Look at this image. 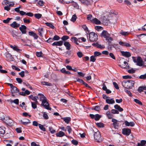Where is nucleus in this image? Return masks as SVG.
Segmentation results:
<instances>
[{
	"mask_svg": "<svg viewBox=\"0 0 146 146\" xmlns=\"http://www.w3.org/2000/svg\"><path fill=\"white\" fill-rule=\"evenodd\" d=\"M92 109L94 110L97 111H99L100 110V108L99 106H95L94 108Z\"/></svg>",
	"mask_w": 146,
	"mask_h": 146,
	"instance_id": "obj_50",
	"label": "nucleus"
},
{
	"mask_svg": "<svg viewBox=\"0 0 146 146\" xmlns=\"http://www.w3.org/2000/svg\"><path fill=\"white\" fill-rule=\"evenodd\" d=\"M106 40H107L108 42H110L111 41L113 40V39L111 37H110V36H109L106 38Z\"/></svg>",
	"mask_w": 146,
	"mask_h": 146,
	"instance_id": "obj_39",
	"label": "nucleus"
},
{
	"mask_svg": "<svg viewBox=\"0 0 146 146\" xmlns=\"http://www.w3.org/2000/svg\"><path fill=\"white\" fill-rule=\"evenodd\" d=\"M140 143L143 145V146H145V144H146V141L144 140H141Z\"/></svg>",
	"mask_w": 146,
	"mask_h": 146,
	"instance_id": "obj_64",
	"label": "nucleus"
},
{
	"mask_svg": "<svg viewBox=\"0 0 146 146\" xmlns=\"http://www.w3.org/2000/svg\"><path fill=\"white\" fill-rule=\"evenodd\" d=\"M15 130L18 133H20L22 132L21 128V127L16 128Z\"/></svg>",
	"mask_w": 146,
	"mask_h": 146,
	"instance_id": "obj_56",
	"label": "nucleus"
},
{
	"mask_svg": "<svg viewBox=\"0 0 146 146\" xmlns=\"http://www.w3.org/2000/svg\"><path fill=\"white\" fill-rule=\"evenodd\" d=\"M49 131H50V133H54L55 132V130L53 129V128L52 127H49Z\"/></svg>",
	"mask_w": 146,
	"mask_h": 146,
	"instance_id": "obj_46",
	"label": "nucleus"
},
{
	"mask_svg": "<svg viewBox=\"0 0 146 146\" xmlns=\"http://www.w3.org/2000/svg\"><path fill=\"white\" fill-rule=\"evenodd\" d=\"M101 117V115H99V114H96L95 115L94 119L96 121H98L100 119Z\"/></svg>",
	"mask_w": 146,
	"mask_h": 146,
	"instance_id": "obj_30",
	"label": "nucleus"
},
{
	"mask_svg": "<svg viewBox=\"0 0 146 146\" xmlns=\"http://www.w3.org/2000/svg\"><path fill=\"white\" fill-rule=\"evenodd\" d=\"M95 29L97 31H99L103 29V28L100 26H97L95 27Z\"/></svg>",
	"mask_w": 146,
	"mask_h": 146,
	"instance_id": "obj_44",
	"label": "nucleus"
},
{
	"mask_svg": "<svg viewBox=\"0 0 146 146\" xmlns=\"http://www.w3.org/2000/svg\"><path fill=\"white\" fill-rule=\"evenodd\" d=\"M5 121L6 123L9 126H12L13 125V121L9 117H6Z\"/></svg>",
	"mask_w": 146,
	"mask_h": 146,
	"instance_id": "obj_4",
	"label": "nucleus"
},
{
	"mask_svg": "<svg viewBox=\"0 0 146 146\" xmlns=\"http://www.w3.org/2000/svg\"><path fill=\"white\" fill-rule=\"evenodd\" d=\"M101 55V53L98 51H95L94 53V56L95 57Z\"/></svg>",
	"mask_w": 146,
	"mask_h": 146,
	"instance_id": "obj_36",
	"label": "nucleus"
},
{
	"mask_svg": "<svg viewBox=\"0 0 146 146\" xmlns=\"http://www.w3.org/2000/svg\"><path fill=\"white\" fill-rule=\"evenodd\" d=\"M95 57V56L94 55L91 56L90 58V61L93 62H95L96 59Z\"/></svg>",
	"mask_w": 146,
	"mask_h": 146,
	"instance_id": "obj_42",
	"label": "nucleus"
},
{
	"mask_svg": "<svg viewBox=\"0 0 146 146\" xmlns=\"http://www.w3.org/2000/svg\"><path fill=\"white\" fill-rule=\"evenodd\" d=\"M53 38L54 40H58L60 39V37L58 35H55Z\"/></svg>",
	"mask_w": 146,
	"mask_h": 146,
	"instance_id": "obj_61",
	"label": "nucleus"
},
{
	"mask_svg": "<svg viewBox=\"0 0 146 146\" xmlns=\"http://www.w3.org/2000/svg\"><path fill=\"white\" fill-rule=\"evenodd\" d=\"M111 113L113 114H119V112L118 111L115 109H112L111 110Z\"/></svg>",
	"mask_w": 146,
	"mask_h": 146,
	"instance_id": "obj_47",
	"label": "nucleus"
},
{
	"mask_svg": "<svg viewBox=\"0 0 146 146\" xmlns=\"http://www.w3.org/2000/svg\"><path fill=\"white\" fill-rule=\"evenodd\" d=\"M92 15H88L87 16V18L88 20H90L92 22Z\"/></svg>",
	"mask_w": 146,
	"mask_h": 146,
	"instance_id": "obj_57",
	"label": "nucleus"
},
{
	"mask_svg": "<svg viewBox=\"0 0 146 146\" xmlns=\"http://www.w3.org/2000/svg\"><path fill=\"white\" fill-rule=\"evenodd\" d=\"M76 18H77V17H76V15H72V18H71V21H72L73 22H74L76 21Z\"/></svg>",
	"mask_w": 146,
	"mask_h": 146,
	"instance_id": "obj_41",
	"label": "nucleus"
},
{
	"mask_svg": "<svg viewBox=\"0 0 146 146\" xmlns=\"http://www.w3.org/2000/svg\"><path fill=\"white\" fill-rule=\"evenodd\" d=\"M137 64L139 66H142V60L141 57H138L137 58Z\"/></svg>",
	"mask_w": 146,
	"mask_h": 146,
	"instance_id": "obj_12",
	"label": "nucleus"
},
{
	"mask_svg": "<svg viewBox=\"0 0 146 146\" xmlns=\"http://www.w3.org/2000/svg\"><path fill=\"white\" fill-rule=\"evenodd\" d=\"M9 1L7 0H4L2 3V4L3 5H7V4H9Z\"/></svg>",
	"mask_w": 146,
	"mask_h": 146,
	"instance_id": "obj_59",
	"label": "nucleus"
},
{
	"mask_svg": "<svg viewBox=\"0 0 146 146\" xmlns=\"http://www.w3.org/2000/svg\"><path fill=\"white\" fill-rule=\"evenodd\" d=\"M32 107L33 109H36L37 108V106L36 104H35L34 102H31Z\"/></svg>",
	"mask_w": 146,
	"mask_h": 146,
	"instance_id": "obj_53",
	"label": "nucleus"
},
{
	"mask_svg": "<svg viewBox=\"0 0 146 146\" xmlns=\"http://www.w3.org/2000/svg\"><path fill=\"white\" fill-rule=\"evenodd\" d=\"M76 79H77L76 81L77 82H78L79 83L82 84H83L85 82L82 79H81L79 78H76Z\"/></svg>",
	"mask_w": 146,
	"mask_h": 146,
	"instance_id": "obj_38",
	"label": "nucleus"
},
{
	"mask_svg": "<svg viewBox=\"0 0 146 146\" xmlns=\"http://www.w3.org/2000/svg\"><path fill=\"white\" fill-rule=\"evenodd\" d=\"M19 91V89L15 86L13 87L11 90V93L12 94L18 93Z\"/></svg>",
	"mask_w": 146,
	"mask_h": 146,
	"instance_id": "obj_17",
	"label": "nucleus"
},
{
	"mask_svg": "<svg viewBox=\"0 0 146 146\" xmlns=\"http://www.w3.org/2000/svg\"><path fill=\"white\" fill-rule=\"evenodd\" d=\"M63 41L62 40L55 42L52 44V45L53 46H61L63 44Z\"/></svg>",
	"mask_w": 146,
	"mask_h": 146,
	"instance_id": "obj_11",
	"label": "nucleus"
},
{
	"mask_svg": "<svg viewBox=\"0 0 146 146\" xmlns=\"http://www.w3.org/2000/svg\"><path fill=\"white\" fill-rule=\"evenodd\" d=\"M10 47L11 48L13 49L17 52H20V51H21L22 50L18 48V47L14 45V46L11 45H10Z\"/></svg>",
	"mask_w": 146,
	"mask_h": 146,
	"instance_id": "obj_14",
	"label": "nucleus"
},
{
	"mask_svg": "<svg viewBox=\"0 0 146 146\" xmlns=\"http://www.w3.org/2000/svg\"><path fill=\"white\" fill-rule=\"evenodd\" d=\"M127 63L126 61H125L123 62V64H121L119 66H120L121 68H125L127 67Z\"/></svg>",
	"mask_w": 146,
	"mask_h": 146,
	"instance_id": "obj_23",
	"label": "nucleus"
},
{
	"mask_svg": "<svg viewBox=\"0 0 146 146\" xmlns=\"http://www.w3.org/2000/svg\"><path fill=\"white\" fill-rule=\"evenodd\" d=\"M101 35V37H104L105 38L110 36V34L108 33L107 31L104 30L102 31Z\"/></svg>",
	"mask_w": 146,
	"mask_h": 146,
	"instance_id": "obj_10",
	"label": "nucleus"
},
{
	"mask_svg": "<svg viewBox=\"0 0 146 146\" xmlns=\"http://www.w3.org/2000/svg\"><path fill=\"white\" fill-rule=\"evenodd\" d=\"M23 84H24L25 85V86H27L28 88H30L31 90H32L33 89L32 88L29 83H27V84H26L23 82Z\"/></svg>",
	"mask_w": 146,
	"mask_h": 146,
	"instance_id": "obj_60",
	"label": "nucleus"
},
{
	"mask_svg": "<svg viewBox=\"0 0 146 146\" xmlns=\"http://www.w3.org/2000/svg\"><path fill=\"white\" fill-rule=\"evenodd\" d=\"M42 84L43 85H46L47 86H52L51 84L45 82H42Z\"/></svg>",
	"mask_w": 146,
	"mask_h": 146,
	"instance_id": "obj_34",
	"label": "nucleus"
},
{
	"mask_svg": "<svg viewBox=\"0 0 146 146\" xmlns=\"http://www.w3.org/2000/svg\"><path fill=\"white\" fill-rule=\"evenodd\" d=\"M119 34L123 36H127L129 34V33L128 32H124L123 30H121L119 32Z\"/></svg>",
	"mask_w": 146,
	"mask_h": 146,
	"instance_id": "obj_24",
	"label": "nucleus"
},
{
	"mask_svg": "<svg viewBox=\"0 0 146 146\" xmlns=\"http://www.w3.org/2000/svg\"><path fill=\"white\" fill-rule=\"evenodd\" d=\"M12 19V18H7L6 20H4L3 21V22L5 23H8L9 21Z\"/></svg>",
	"mask_w": 146,
	"mask_h": 146,
	"instance_id": "obj_49",
	"label": "nucleus"
},
{
	"mask_svg": "<svg viewBox=\"0 0 146 146\" xmlns=\"http://www.w3.org/2000/svg\"><path fill=\"white\" fill-rule=\"evenodd\" d=\"M70 3H72V5H73L74 7L77 8L78 7V6L77 3H76L74 2L73 1H71Z\"/></svg>",
	"mask_w": 146,
	"mask_h": 146,
	"instance_id": "obj_28",
	"label": "nucleus"
},
{
	"mask_svg": "<svg viewBox=\"0 0 146 146\" xmlns=\"http://www.w3.org/2000/svg\"><path fill=\"white\" fill-rule=\"evenodd\" d=\"M100 134L99 132L98 131L95 132L94 134V138L97 140V141H99L100 138Z\"/></svg>",
	"mask_w": 146,
	"mask_h": 146,
	"instance_id": "obj_6",
	"label": "nucleus"
},
{
	"mask_svg": "<svg viewBox=\"0 0 146 146\" xmlns=\"http://www.w3.org/2000/svg\"><path fill=\"white\" fill-rule=\"evenodd\" d=\"M139 78L141 79H146V73L143 75H142L139 77Z\"/></svg>",
	"mask_w": 146,
	"mask_h": 146,
	"instance_id": "obj_51",
	"label": "nucleus"
},
{
	"mask_svg": "<svg viewBox=\"0 0 146 146\" xmlns=\"http://www.w3.org/2000/svg\"><path fill=\"white\" fill-rule=\"evenodd\" d=\"M56 136L60 137H61L65 135V133L62 131H60L56 133Z\"/></svg>",
	"mask_w": 146,
	"mask_h": 146,
	"instance_id": "obj_21",
	"label": "nucleus"
},
{
	"mask_svg": "<svg viewBox=\"0 0 146 146\" xmlns=\"http://www.w3.org/2000/svg\"><path fill=\"white\" fill-rule=\"evenodd\" d=\"M36 56L38 57H42V52H36Z\"/></svg>",
	"mask_w": 146,
	"mask_h": 146,
	"instance_id": "obj_33",
	"label": "nucleus"
},
{
	"mask_svg": "<svg viewBox=\"0 0 146 146\" xmlns=\"http://www.w3.org/2000/svg\"><path fill=\"white\" fill-rule=\"evenodd\" d=\"M123 78L124 79H130L132 77L131 76L127 75L123 76Z\"/></svg>",
	"mask_w": 146,
	"mask_h": 146,
	"instance_id": "obj_62",
	"label": "nucleus"
},
{
	"mask_svg": "<svg viewBox=\"0 0 146 146\" xmlns=\"http://www.w3.org/2000/svg\"><path fill=\"white\" fill-rule=\"evenodd\" d=\"M10 26L13 28H16L20 26V24L17 23L16 21H14L10 24Z\"/></svg>",
	"mask_w": 146,
	"mask_h": 146,
	"instance_id": "obj_15",
	"label": "nucleus"
},
{
	"mask_svg": "<svg viewBox=\"0 0 146 146\" xmlns=\"http://www.w3.org/2000/svg\"><path fill=\"white\" fill-rule=\"evenodd\" d=\"M146 90V86H140L139 87L138 91L139 92L143 91V90Z\"/></svg>",
	"mask_w": 146,
	"mask_h": 146,
	"instance_id": "obj_19",
	"label": "nucleus"
},
{
	"mask_svg": "<svg viewBox=\"0 0 146 146\" xmlns=\"http://www.w3.org/2000/svg\"><path fill=\"white\" fill-rule=\"evenodd\" d=\"M122 133L123 135H129L131 133V130L129 129L123 128L122 129Z\"/></svg>",
	"mask_w": 146,
	"mask_h": 146,
	"instance_id": "obj_5",
	"label": "nucleus"
},
{
	"mask_svg": "<svg viewBox=\"0 0 146 146\" xmlns=\"http://www.w3.org/2000/svg\"><path fill=\"white\" fill-rule=\"evenodd\" d=\"M69 38V37L68 36L64 35L61 38V39L63 41H65L68 39Z\"/></svg>",
	"mask_w": 146,
	"mask_h": 146,
	"instance_id": "obj_43",
	"label": "nucleus"
},
{
	"mask_svg": "<svg viewBox=\"0 0 146 146\" xmlns=\"http://www.w3.org/2000/svg\"><path fill=\"white\" fill-rule=\"evenodd\" d=\"M64 44L66 47V49L67 50H70V49L71 45L69 42H65L64 43Z\"/></svg>",
	"mask_w": 146,
	"mask_h": 146,
	"instance_id": "obj_16",
	"label": "nucleus"
},
{
	"mask_svg": "<svg viewBox=\"0 0 146 146\" xmlns=\"http://www.w3.org/2000/svg\"><path fill=\"white\" fill-rule=\"evenodd\" d=\"M10 102L11 103H14L17 104H18L19 103V100L17 99L14 100H10Z\"/></svg>",
	"mask_w": 146,
	"mask_h": 146,
	"instance_id": "obj_31",
	"label": "nucleus"
},
{
	"mask_svg": "<svg viewBox=\"0 0 146 146\" xmlns=\"http://www.w3.org/2000/svg\"><path fill=\"white\" fill-rule=\"evenodd\" d=\"M5 129L4 127H0V134H4L5 133Z\"/></svg>",
	"mask_w": 146,
	"mask_h": 146,
	"instance_id": "obj_27",
	"label": "nucleus"
},
{
	"mask_svg": "<svg viewBox=\"0 0 146 146\" xmlns=\"http://www.w3.org/2000/svg\"><path fill=\"white\" fill-rule=\"evenodd\" d=\"M38 126L39 128L43 131H45V128L44 127L43 125L40 124H39Z\"/></svg>",
	"mask_w": 146,
	"mask_h": 146,
	"instance_id": "obj_37",
	"label": "nucleus"
},
{
	"mask_svg": "<svg viewBox=\"0 0 146 146\" xmlns=\"http://www.w3.org/2000/svg\"><path fill=\"white\" fill-rule=\"evenodd\" d=\"M43 117L44 118L46 119H48V115L45 112H44L43 113Z\"/></svg>",
	"mask_w": 146,
	"mask_h": 146,
	"instance_id": "obj_48",
	"label": "nucleus"
},
{
	"mask_svg": "<svg viewBox=\"0 0 146 146\" xmlns=\"http://www.w3.org/2000/svg\"><path fill=\"white\" fill-rule=\"evenodd\" d=\"M134 83V81L131 80H125L122 82V84L125 88L131 89L132 87L133 86Z\"/></svg>",
	"mask_w": 146,
	"mask_h": 146,
	"instance_id": "obj_2",
	"label": "nucleus"
},
{
	"mask_svg": "<svg viewBox=\"0 0 146 146\" xmlns=\"http://www.w3.org/2000/svg\"><path fill=\"white\" fill-rule=\"evenodd\" d=\"M29 34L30 36H33L35 39H37L38 37L36 33L33 31L29 32Z\"/></svg>",
	"mask_w": 146,
	"mask_h": 146,
	"instance_id": "obj_13",
	"label": "nucleus"
},
{
	"mask_svg": "<svg viewBox=\"0 0 146 146\" xmlns=\"http://www.w3.org/2000/svg\"><path fill=\"white\" fill-rule=\"evenodd\" d=\"M121 53L122 56L126 57L128 58L131 56V53L129 52H125L123 51H121Z\"/></svg>",
	"mask_w": 146,
	"mask_h": 146,
	"instance_id": "obj_7",
	"label": "nucleus"
},
{
	"mask_svg": "<svg viewBox=\"0 0 146 146\" xmlns=\"http://www.w3.org/2000/svg\"><path fill=\"white\" fill-rule=\"evenodd\" d=\"M67 123H68L71 120V118L70 117H66L62 118Z\"/></svg>",
	"mask_w": 146,
	"mask_h": 146,
	"instance_id": "obj_25",
	"label": "nucleus"
},
{
	"mask_svg": "<svg viewBox=\"0 0 146 146\" xmlns=\"http://www.w3.org/2000/svg\"><path fill=\"white\" fill-rule=\"evenodd\" d=\"M77 55L78 57L80 58L82 57L83 56V54L82 52H78L77 53Z\"/></svg>",
	"mask_w": 146,
	"mask_h": 146,
	"instance_id": "obj_58",
	"label": "nucleus"
},
{
	"mask_svg": "<svg viewBox=\"0 0 146 146\" xmlns=\"http://www.w3.org/2000/svg\"><path fill=\"white\" fill-rule=\"evenodd\" d=\"M92 22L96 24H100L101 23L100 21L96 18L92 19Z\"/></svg>",
	"mask_w": 146,
	"mask_h": 146,
	"instance_id": "obj_22",
	"label": "nucleus"
},
{
	"mask_svg": "<svg viewBox=\"0 0 146 146\" xmlns=\"http://www.w3.org/2000/svg\"><path fill=\"white\" fill-rule=\"evenodd\" d=\"M45 24L46 26L49 27L52 29H54V25L50 23L47 22L45 23Z\"/></svg>",
	"mask_w": 146,
	"mask_h": 146,
	"instance_id": "obj_29",
	"label": "nucleus"
},
{
	"mask_svg": "<svg viewBox=\"0 0 146 146\" xmlns=\"http://www.w3.org/2000/svg\"><path fill=\"white\" fill-rule=\"evenodd\" d=\"M72 143L75 145H77L78 143V141L75 140H72Z\"/></svg>",
	"mask_w": 146,
	"mask_h": 146,
	"instance_id": "obj_63",
	"label": "nucleus"
},
{
	"mask_svg": "<svg viewBox=\"0 0 146 146\" xmlns=\"http://www.w3.org/2000/svg\"><path fill=\"white\" fill-rule=\"evenodd\" d=\"M12 67L13 69H15L16 70H17L18 71H20V69L19 68H18V67H17L15 66L12 65Z\"/></svg>",
	"mask_w": 146,
	"mask_h": 146,
	"instance_id": "obj_55",
	"label": "nucleus"
},
{
	"mask_svg": "<svg viewBox=\"0 0 146 146\" xmlns=\"http://www.w3.org/2000/svg\"><path fill=\"white\" fill-rule=\"evenodd\" d=\"M89 39L91 42H96L98 40V35L94 33L90 32L89 34Z\"/></svg>",
	"mask_w": 146,
	"mask_h": 146,
	"instance_id": "obj_3",
	"label": "nucleus"
},
{
	"mask_svg": "<svg viewBox=\"0 0 146 146\" xmlns=\"http://www.w3.org/2000/svg\"><path fill=\"white\" fill-rule=\"evenodd\" d=\"M114 107L115 109L117 110L120 112H122L123 111V109L117 104L115 105L114 106Z\"/></svg>",
	"mask_w": 146,
	"mask_h": 146,
	"instance_id": "obj_20",
	"label": "nucleus"
},
{
	"mask_svg": "<svg viewBox=\"0 0 146 146\" xmlns=\"http://www.w3.org/2000/svg\"><path fill=\"white\" fill-rule=\"evenodd\" d=\"M134 101L136 103L140 105H142V103L139 100L137 99H135Z\"/></svg>",
	"mask_w": 146,
	"mask_h": 146,
	"instance_id": "obj_45",
	"label": "nucleus"
},
{
	"mask_svg": "<svg viewBox=\"0 0 146 146\" xmlns=\"http://www.w3.org/2000/svg\"><path fill=\"white\" fill-rule=\"evenodd\" d=\"M106 102L107 103L110 104H113L115 102L113 98H111L110 99H106Z\"/></svg>",
	"mask_w": 146,
	"mask_h": 146,
	"instance_id": "obj_18",
	"label": "nucleus"
},
{
	"mask_svg": "<svg viewBox=\"0 0 146 146\" xmlns=\"http://www.w3.org/2000/svg\"><path fill=\"white\" fill-rule=\"evenodd\" d=\"M42 15L40 13H37L34 14V16L36 18L39 19H40L42 16Z\"/></svg>",
	"mask_w": 146,
	"mask_h": 146,
	"instance_id": "obj_35",
	"label": "nucleus"
},
{
	"mask_svg": "<svg viewBox=\"0 0 146 146\" xmlns=\"http://www.w3.org/2000/svg\"><path fill=\"white\" fill-rule=\"evenodd\" d=\"M119 44L122 46H125L126 47H131V45L129 43L124 42L120 41Z\"/></svg>",
	"mask_w": 146,
	"mask_h": 146,
	"instance_id": "obj_9",
	"label": "nucleus"
},
{
	"mask_svg": "<svg viewBox=\"0 0 146 146\" xmlns=\"http://www.w3.org/2000/svg\"><path fill=\"white\" fill-rule=\"evenodd\" d=\"M44 2L42 0H39L38 1L37 3V5L40 6H42L44 5Z\"/></svg>",
	"mask_w": 146,
	"mask_h": 146,
	"instance_id": "obj_26",
	"label": "nucleus"
},
{
	"mask_svg": "<svg viewBox=\"0 0 146 146\" xmlns=\"http://www.w3.org/2000/svg\"><path fill=\"white\" fill-rule=\"evenodd\" d=\"M27 27L24 25H22L21 27H20L19 29L21 31L22 33L25 34L26 33V29Z\"/></svg>",
	"mask_w": 146,
	"mask_h": 146,
	"instance_id": "obj_8",
	"label": "nucleus"
},
{
	"mask_svg": "<svg viewBox=\"0 0 146 146\" xmlns=\"http://www.w3.org/2000/svg\"><path fill=\"white\" fill-rule=\"evenodd\" d=\"M27 121L24 122L22 120H21L20 121L24 125H26L28 124L29 123H31V122L29 121V119H27Z\"/></svg>",
	"mask_w": 146,
	"mask_h": 146,
	"instance_id": "obj_40",
	"label": "nucleus"
},
{
	"mask_svg": "<svg viewBox=\"0 0 146 146\" xmlns=\"http://www.w3.org/2000/svg\"><path fill=\"white\" fill-rule=\"evenodd\" d=\"M38 95L40 96V100L42 101V103L41 105L44 108L51 110L52 109L49 107V104L47 101L46 98L42 94H38Z\"/></svg>",
	"mask_w": 146,
	"mask_h": 146,
	"instance_id": "obj_1",
	"label": "nucleus"
},
{
	"mask_svg": "<svg viewBox=\"0 0 146 146\" xmlns=\"http://www.w3.org/2000/svg\"><path fill=\"white\" fill-rule=\"evenodd\" d=\"M113 84L114 87L116 89H119V87L116 83L115 82H113Z\"/></svg>",
	"mask_w": 146,
	"mask_h": 146,
	"instance_id": "obj_54",
	"label": "nucleus"
},
{
	"mask_svg": "<svg viewBox=\"0 0 146 146\" xmlns=\"http://www.w3.org/2000/svg\"><path fill=\"white\" fill-rule=\"evenodd\" d=\"M96 124V125L99 127H104V124L102 123H98Z\"/></svg>",
	"mask_w": 146,
	"mask_h": 146,
	"instance_id": "obj_32",
	"label": "nucleus"
},
{
	"mask_svg": "<svg viewBox=\"0 0 146 146\" xmlns=\"http://www.w3.org/2000/svg\"><path fill=\"white\" fill-rule=\"evenodd\" d=\"M66 129L68 132L69 133H70L72 131V129L71 127L69 126H67L66 127Z\"/></svg>",
	"mask_w": 146,
	"mask_h": 146,
	"instance_id": "obj_52",
	"label": "nucleus"
}]
</instances>
